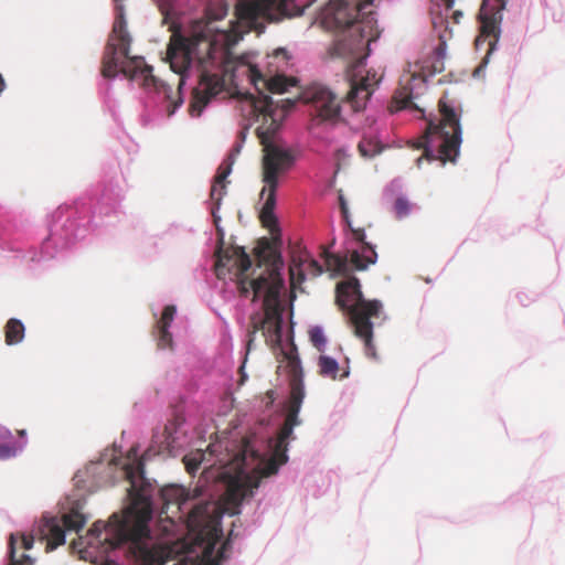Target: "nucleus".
Here are the masks:
<instances>
[{
  "label": "nucleus",
  "instance_id": "1",
  "mask_svg": "<svg viewBox=\"0 0 565 565\" xmlns=\"http://www.w3.org/2000/svg\"><path fill=\"white\" fill-rule=\"evenodd\" d=\"M316 0H237L236 21L231 30L213 25L226 15L224 4L209 6L205 19L190 20L178 4L167 1L160 6L163 22L172 35L167 49L166 61L171 70L180 75L179 89L188 77L199 78L193 90L189 113L193 118L202 115L209 102L232 83L243 94V109L249 116L250 125H256L257 136L264 146L263 182L260 192V220L271 232L277 228L275 215L276 190L279 178L294 164L291 151L278 145L274 138L281 127L295 102L290 98L273 99L265 95L284 93L295 85L284 73L289 68L291 55L284 47L276 49L267 56L264 72L256 62L255 53L233 57L232 47L250 30L264 31L265 21H274L290 14L291 6L302 13ZM374 0H329L317 17V22L337 33L334 52L338 56L353 60L350 75V92L347 102L353 110L365 108L383 74L380 70H364L370 55L371 43L380 36L373 12Z\"/></svg>",
  "mask_w": 565,
  "mask_h": 565
},
{
  "label": "nucleus",
  "instance_id": "2",
  "mask_svg": "<svg viewBox=\"0 0 565 565\" xmlns=\"http://www.w3.org/2000/svg\"><path fill=\"white\" fill-rule=\"evenodd\" d=\"M303 401H289L286 423L267 451L260 454L252 440L239 443L227 437L211 443L205 450L196 449L183 457L190 473L203 469L207 482H220L223 491L217 501L202 499V487L186 489L171 484L160 490L162 501L159 530L164 536L163 559L169 565H220L226 544L214 556L224 514L239 513L241 504L250 499L263 478L277 473L288 461L287 439L299 425L298 414Z\"/></svg>",
  "mask_w": 565,
  "mask_h": 565
},
{
  "label": "nucleus",
  "instance_id": "3",
  "mask_svg": "<svg viewBox=\"0 0 565 565\" xmlns=\"http://www.w3.org/2000/svg\"><path fill=\"white\" fill-rule=\"evenodd\" d=\"M151 449L143 455V458L138 456V450L131 448L125 457L121 456V450L116 445L106 449L100 458L96 461L88 463L85 469L79 470L75 477V483L82 489H93L102 484L115 480V472L124 477L129 482L127 489L130 499V504L126 508L122 514H113L105 523L96 521L88 530V536L84 539L88 550V555L96 552V548L106 546L109 548L110 543H107L109 537L115 535L117 539H122L127 535L128 531L135 535L132 539V546H138V533L141 534H156L150 527L149 522L152 518V495L154 492L153 483L145 477L143 465L145 458L149 456Z\"/></svg>",
  "mask_w": 565,
  "mask_h": 565
},
{
  "label": "nucleus",
  "instance_id": "4",
  "mask_svg": "<svg viewBox=\"0 0 565 565\" xmlns=\"http://www.w3.org/2000/svg\"><path fill=\"white\" fill-rule=\"evenodd\" d=\"M151 449L143 455V458L138 456V450L131 448L125 457L121 456V450L116 445L106 449L100 458L96 461L88 463L85 469L79 470L75 477V483L82 489H93L102 484L115 480V472L124 477L129 482L127 489L130 499V504L126 508L122 514H113L105 523L96 521L88 530V536L84 539L88 550V555L96 552V548L106 546L109 548L110 543H107L109 537L115 535L117 539H122L127 535L128 531L135 535L132 539V546H138V533L141 534H156L150 527L149 522L152 518V495L154 492L153 483L145 477L143 465L145 458L149 456Z\"/></svg>",
  "mask_w": 565,
  "mask_h": 565
},
{
  "label": "nucleus",
  "instance_id": "5",
  "mask_svg": "<svg viewBox=\"0 0 565 565\" xmlns=\"http://www.w3.org/2000/svg\"><path fill=\"white\" fill-rule=\"evenodd\" d=\"M151 449L143 455V458L138 456V450L131 448L125 457L121 456V450L116 445L106 449L100 458L96 461L88 463L85 469L79 470L75 477V483L82 489H93L102 484L115 480V472L124 477L129 482L127 489L130 499V504L126 508L122 514H113L105 523L96 521L88 530V536L84 539L88 550V555L96 552V548L106 546L109 548L110 543H107L109 537L115 535L117 539H122L127 535L128 531L135 535L132 539V546H138V533L141 534H156L150 527L149 522L152 518V495L154 492L153 483L145 477L143 465L145 458L149 456Z\"/></svg>",
  "mask_w": 565,
  "mask_h": 565
},
{
  "label": "nucleus",
  "instance_id": "6",
  "mask_svg": "<svg viewBox=\"0 0 565 565\" xmlns=\"http://www.w3.org/2000/svg\"><path fill=\"white\" fill-rule=\"evenodd\" d=\"M116 10L117 18L103 60V76L113 79L121 75L152 95L154 114L152 117L145 115L142 122L147 126L159 125L177 113L183 98L180 92H173L171 86L152 75V68L143 57L129 55L130 38L126 31L124 11L119 4Z\"/></svg>",
  "mask_w": 565,
  "mask_h": 565
},
{
  "label": "nucleus",
  "instance_id": "7",
  "mask_svg": "<svg viewBox=\"0 0 565 565\" xmlns=\"http://www.w3.org/2000/svg\"><path fill=\"white\" fill-rule=\"evenodd\" d=\"M85 500L82 494L68 497L63 503L62 516L44 514L34 525L30 534H12L10 536V565H33L34 559L25 554L32 548L34 539L46 542V548L53 551L65 544L66 531L78 532L87 522L84 513Z\"/></svg>",
  "mask_w": 565,
  "mask_h": 565
},
{
  "label": "nucleus",
  "instance_id": "8",
  "mask_svg": "<svg viewBox=\"0 0 565 565\" xmlns=\"http://www.w3.org/2000/svg\"><path fill=\"white\" fill-rule=\"evenodd\" d=\"M88 536H79L73 542V548L79 554L81 558L90 561L100 565H169L168 561L163 559V544L164 536L162 533L158 534H141L138 533V542L140 546H132V532L128 531L125 537L117 540L115 535L109 537L106 542L111 546H100L96 548L95 553L88 555V550H92L83 542Z\"/></svg>",
  "mask_w": 565,
  "mask_h": 565
},
{
  "label": "nucleus",
  "instance_id": "9",
  "mask_svg": "<svg viewBox=\"0 0 565 565\" xmlns=\"http://www.w3.org/2000/svg\"><path fill=\"white\" fill-rule=\"evenodd\" d=\"M284 263L280 258L273 262L266 274L258 278L249 279L247 271L250 269L252 262L246 252L238 246L224 247L221 245L216 250L215 273L218 279L235 282L242 297L259 296L263 288L270 281V276L276 267Z\"/></svg>",
  "mask_w": 565,
  "mask_h": 565
},
{
  "label": "nucleus",
  "instance_id": "10",
  "mask_svg": "<svg viewBox=\"0 0 565 565\" xmlns=\"http://www.w3.org/2000/svg\"><path fill=\"white\" fill-rule=\"evenodd\" d=\"M440 122L429 121L426 134L417 148H424L425 158L429 161L439 160L441 166L447 161L455 162L462 142L459 117L445 100L439 102Z\"/></svg>",
  "mask_w": 565,
  "mask_h": 565
},
{
  "label": "nucleus",
  "instance_id": "11",
  "mask_svg": "<svg viewBox=\"0 0 565 565\" xmlns=\"http://www.w3.org/2000/svg\"><path fill=\"white\" fill-rule=\"evenodd\" d=\"M337 292L340 306L350 310L355 334L364 340L366 355L374 358L373 324L370 319L381 315L382 303L377 300H364L360 282L355 277H350L348 280L338 284Z\"/></svg>",
  "mask_w": 565,
  "mask_h": 565
},
{
  "label": "nucleus",
  "instance_id": "12",
  "mask_svg": "<svg viewBox=\"0 0 565 565\" xmlns=\"http://www.w3.org/2000/svg\"><path fill=\"white\" fill-rule=\"evenodd\" d=\"M284 287L281 266L279 265L271 274L269 284L263 288V292L259 296H250L252 301L256 299L262 300L264 309L262 330L273 343H279L282 338L284 307L281 303V292Z\"/></svg>",
  "mask_w": 565,
  "mask_h": 565
},
{
  "label": "nucleus",
  "instance_id": "13",
  "mask_svg": "<svg viewBox=\"0 0 565 565\" xmlns=\"http://www.w3.org/2000/svg\"><path fill=\"white\" fill-rule=\"evenodd\" d=\"M303 103L312 107L310 129L322 137V129L333 127L341 120V107L337 95L326 85L315 83L301 93Z\"/></svg>",
  "mask_w": 565,
  "mask_h": 565
},
{
  "label": "nucleus",
  "instance_id": "14",
  "mask_svg": "<svg viewBox=\"0 0 565 565\" xmlns=\"http://www.w3.org/2000/svg\"><path fill=\"white\" fill-rule=\"evenodd\" d=\"M352 241L349 243L348 253L350 254V260L348 256H339L323 252L324 264L328 270L337 275H348L351 270L352 265L358 270L366 269L370 265L375 264L377 254L373 246L365 243V232L361 228H352Z\"/></svg>",
  "mask_w": 565,
  "mask_h": 565
},
{
  "label": "nucleus",
  "instance_id": "15",
  "mask_svg": "<svg viewBox=\"0 0 565 565\" xmlns=\"http://www.w3.org/2000/svg\"><path fill=\"white\" fill-rule=\"evenodd\" d=\"M190 425L183 415L177 414L167 422L162 431H157L153 435V443L156 452L163 451L172 452V450L182 447L184 444L192 440L189 436Z\"/></svg>",
  "mask_w": 565,
  "mask_h": 565
},
{
  "label": "nucleus",
  "instance_id": "16",
  "mask_svg": "<svg viewBox=\"0 0 565 565\" xmlns=\"http://www.w3.org/2000/svg\"><path fill=\"white\" fill-rule=\"evenodd\" d=\"M457 0H434L433 8V24L439 33L440 45L437 47L436 53L439 60L446 55V41L451 36L449 30L450 19L454 23H459L462 18L461 9H454Z\"/></svg>",
  "mask_w": 565,
  "mask_h": 565
},
{
  "label": "nucleus",
  "instance_id": "17",
  "mask_svg": "<svg viewBox=\"0 0 565 565\" xmlns=\"http://www.w3.org/2000/svg\"><path fill=\"white\" fill-rule=\"evenodd\" d=\"M323 271L322 266L306 249H298L292 253L289 267L290 285L295 290L307 277H317Z\"/></svg>",
  "mask_w": 565,
  "mask_h": 565
},
{
  "label": "nucleus",
  "instance_id": "18",
  "mask_svg": "<svg viewBox=\"0 0 565 565\" xmlns=\"http://www.w3.org/2000/svg\"><path fill=\"white\" fill-rule=\"evenodd\" d=\"M425 88V79L422 75L405 72L399 79V88L394 95L395 109H406L414 106L413 99L416 98Z\"/></svg>",
  "mask_w": 565,
  "mask_h": 565
},
{
  "label": "nucleus",
  "instance_id": "19",
  "mask_svg": "<svg viewBox=\"0 0 565 565\" xmlns=\"http://www.w3.org/2000/svg\"><path fill=\"white\" fill-rule=\"evenodd\" d=\"M26 446L25 431H20V439L14 440L11 431L0 425V460H6L18 456Z\"/></svg>",
  "mask_w": 565,
  "mask_h": 565
},
{
  "label": "nucleus",
  "instance_id": "20",
  "mask_svg": "<svg viewBox=\"0 0 565 565\" xmlns=\"http://www.w3.org/2000/svg\"><path fill=\"white\" fill-rule=\"evenodd\" d=\"M358 149L361 157L366 159L373 158L383 151L384 145L376 125H372L363 131Z\"/></svg>",
  "mask_w": 565,
  "mask_h": 565
},
{
  "label": "nucleus",
  "instance_id": "21",
  "mask_svg": "<svg viewBox=\"0 0 565 565\" xmlns=\"http://www.w3.org/2000/svg\"><path fill=\"white\" fill-rule=\"evenodd\" d=\"M231 173V168L227 167L222 172H220L214 180V183L211 188V198L215 202V207L212 210L213 218L217 228V233L220 236V241H223L224 231L220 227L218 222L221 220L217 214V210L220 207L221 200L225 193V179Z\"/></svg>",
  "mask_w": 565,
  "mask_h": 565
},
{
  "label": "nucleus",
  "instance_id": "22",
  "mask_svg": "<svg viewBox=\"0 0 565 565\" xmlns=\"http://www.w3.org/2000/svg\"><path fill=\"white\" fill-rule=\"evenodd\" d=\"M175 313L177 308L174 306H167L158 322L159 347L162 349L168 348L171 343V335L168 331V328L170 323L173 321Z\"/></svg>",
  "mask_w": 565,
  "mask_h": 565
},
{
  "label": "nucleus",
  "instance_id": "23",
  "mask_svg": "<svg viewBox=\"0 0 565 565\" xmlns=\"http://www.w3.org/2000/svg\"><path fill=\"white\" fill-rule=\"evenodd\" d=\"M480 30L481 35L477 38L476 45L480 46V44L490 36H497L498 32V22L494 15H489L487 9L484 7L481 8L480 13Z\"/></svg>",
  "mask_w": 565,
  "mask_h": 565
},
{
  "label": "nucleus",
  "instance_id": "24",
  "mask_svg": "<svg viewBox=\"0 0 565 565\" xmlns=\"http://www.w3.org/2000/svg\"><path fill=\"white\" fill-rule=\"evenodd\" d=\"M24 338V324L18 319H11L6 327V341L8 344H17Z\"/></svg>",
  "mask_w": 565,
  "mask_h": 565
},
{
  "label": "nucleus",
  "instance_id": "25",
  "mask_svg": "<svg viewBox=\"0 0 565 565\" xmlns=\"http://www.w3.org/2000/svg\"><path fill=\"white\" fill-rule=\"evenodd\" d=\"M320 374L334 379L339 370V363L334 358L321 355L318 361Z\"/></svg>",
  "mask_w": 565,
  "mask_h": 565
},
{
  "label": "nucleus",
  "instance_id": "26",
  "mask_svg": "<svg viewBox=\"0 0 565 565\" xmlns=\"http://www.w3.org/2000/svg\"><path fill=\"white\" fill-rule=\"evenodd\" d=\"M413 203L405 195H399L394 203V213L397 218L402 220L411 215Z\"/></svg>",
  "mask_w": 565,
  "mask_h": 565
},
{
  "label": "nucleus",
  "instance_id": "27",
  "mask_svg": "<svg viewBox=\"0 0 565 565\" xmlns=\"http://www.w3.org/2000/svg\"><path fill=\"white\" fill-rule=\"evenodd\" d=\"M310 340L312 344L320 351L323 352L327 348V337L323 329L320 326H315L310 329Z\"/></svg>",
  "mask_w": 565,
  "mask_h": 565
},
{
  "label": "nucleus",
  "instance_id": "28",
  "mask_svg": "<svg viewBox=\"0 0 565 565\" xmlns=\"http://www.w3.org/2000/svg\"><path fill=\"white\" fill-rule=\"evenodd\" d=\"M339 203H340V209H341L343 218H344L345 223L348 224V226L351 227L349 206H348V202H347L342 191H339Z\"/></svg>",
  "mask_w": 565,
  "mask_h": 565
},
{
  "label": "nucleus",
  "instance_id": "29",
  "mask_svg": "<svg viewBox=\"0 0 565 565\" xmlns=\"http://www.w3.org/2000/svg\"><path fill=\"white\" fill-rule=\"evenodd\" d=\"M350 158L349 149L340 148L335 152L337 164L340 168L347 163V159Z\"/></svg>",
  "mask_w": 565,
  "mask_h": 565
},
{
  "label": "nucleus",
  "instance_id": "30",
  "mask_svg": "<svg viewBox=\"0 0 565 565\" xmlns=\"http://www.w3.org/2000/svg\"><path fill=\"white\" fill-rule=\"evenodd\" d=\"M493 49H494V42H492V41H491V42H490V49H489V51H488L487 56H486V57H484V60H483V63H482L479 67H477V68L475 70V72H473V76H475V77H479V76L484 72L486 65H487V64H488V62H489V55L491 54V52L493 51Z\"/></svg>",
  "mask_w": 565,
  "mask_h": 565
},
{
  "label": "nucleus",
  "instance_id": "31",
  "mask_svg": "<svg viewBox=\"0 0 565 565\" xmlns=\"http://www.w3.org/2000/svg\"><path fill=\"white\" fill-rule=\"evenodd\" d=\"M4 87H6V83H4L2 75L0 74V94L2 93Z\"/></svg>",
  "mask_w": 565,
  "mask_h": 565
},
{
  "label": "nucleus",
  "instance_id": "32",
  "mask_svg": "<svg viewBox=\"0 0 565 565\" xmlns=\"http://www.w3.org/2000/svg\"><path fill=\"white\" fill-rule=\"evenodd\" d=\"M420 162H422V158H418L417 159V164L420 166Z\"/></svg>",
  "mask_w": 565,
  "mask_h": 565
}]
</instances>
